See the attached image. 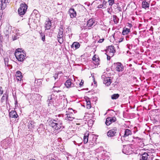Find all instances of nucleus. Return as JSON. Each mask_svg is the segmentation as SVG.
<instances>
[{"instance_id": "nucleus-5", "label": "nucleus", "mask_w": 160, "mask_h": 160, "mask_svg": "<svg viewBox=\"0 0 160 160\" xmlns=\"http://www.w3.org/2000/svg\"><path fill=\"white\" fill-rule=\"evenodd\" d=\"M58 40V42L61 44L64 40L63 34V30L62 28L59 29L57 35Z\"/></svg>"}, {"instance_id": "nucleus-34", "label": "nucleus", "mask_w": 160, "mask_h": 160, "mask_svg": "<svg viewBox=\"0 0 160 160\" xmlns=\"http://www.w3.org/2000/svg\"><path fill=\"white\" fill-rule=\"evenodd\" d=\"M119 97V95L118 94H114L111 96V98L112 99H117Z\"/></svg>"}, {"instance_id": "nucleus-49", "label": "nucleus", "mask_w": 160, "mask_h": 160, "mask_svg": "<svg viewBox=\"0 0 160 160\" xmlns=\"http://www.w3.org/2000/svg\"><path fill=\"white\" fill-rule=\"evenodd\" d=\"M49 160H56L55 159L53 158H51V159H50Z\"/></svg>"}, {"instance_id": "nucleus-17", "label": "nucleus", "mask_w": 160, "mask_h": 160, "mask_svg": "<svg viewBox=\"0 0 160 160\" xmlns=\"http://www.w3.org/2000/svg\"><path fill=\"white\" fill-rule=\"evenodd\" d=\"M54 96V95L52 94L48 97V99L47 101V102L48 103V106L51 105L53 103L54 101L53 100V99L52 98Z\"/></svg>"}, {"instance_id": "nucleus-11", "label": "nucleus", "mask_w": 160, "mask_h": 160, "mask_svg": "<svg viewBox=\"0 0 160 160\" xmlns=\"http://www.w3.org/2000/svg\"><path fill=\"white\" fill-rule=\"evenodd\" d=\"M116 120L115 117H109L106 118L105 123L107 126L110 125L112 123L114 122Z\"/></svg>"}, {"instance_id": "nucleus-27", "label": "nucleus", "mask_w": 160, "mask_h": 160, "mask_svg": "<svg viewBox=\"0 0 160 160\" xmlns=\"http://www.w3.org/2000/svg\"><path fill=\"white\" fill-rule=\"evenodd\" d=\"M35 123L33 121H29L28 123V127L30 129H31L34 126Z\"/></svg>"}, {"instance_id": "nucleus-45", "label": "nucleus", "mask_w": 160, "mask_h": 160, "mask_svg": "<svg viewBox=\"0 0 160 160\" xmlns=\"http://www.w3.org/2000/svg\"><path fill=\"white\" fill-rule=\"evenodd\" d=\"M127 24H128V26L129 27V28H131L132 26V24H131V23H127Z\"/></svg>"}, {"instance_id": "nucleus-51", "label": "nucleus", "mask_w": 160, "mask_h": 160, "mask_svg": "<svg viewBox=\"0 0 160 160\" xmlns=\"http://www.w3.org/2000/svg\"><path fill=\"white\" fill-rule=\"evenodd\" d=\"M120 39L121 40V41H122V40L123 39V38H120Z\"/></svg>"}, {"instance_id": "nucleus-35", "label": "nucleus", "mask_w": 160, "mask_h": 160, "mask_svg": "<svg viewBox=\"0 0 160 160\" xmlns=\"http://www.w3.org/2000/svg\"><path fill=\"white\" fill-rule=\"evenodd\" d=\"M28 96L29 98H28V100L29 101V102H33L34 100V99L33 98V96L32 95V96L31 95H29Z\"/></svg>"}, {"instance_id": "nucleus-24", "label": "nucleus", "mask_w": 160, "mask_h": 160, "mask_svg": "<svg viewBox=\"0 0 160 160\" xmlns=\"http://www.w3.org/2000/svg\"><path fill=\"white\" fill-rule=\"evenodd\" d=\"M130 31L129 29L124 28L122 32V34L123 35L127 34Z\"/></svg>"}, {"instance_id": "nucleus-28", "label": "nucleus", "mask_w": 160, "mask_h": 160, "mask_svg": "<svg viewBox=\"0 0 160 160\" xmlns=\"http://www.w3.org/2000/svg\"><path fill=\"white\" fill-rule=\"evenodd\" d=\"M88 133L85 134L83 137V142L84 143H86L88 141Z\"/></svg>"}, {"instance_id": "nucleus-32", "label": "nucleus", "mask_w": 160, "mask_h": 160, "mask_svg": "<svg viewBox=\"0 0 160 160\" xmlns=\"http://www.w3.org/2000/svg\"><path fill=\"white\" fill-rule=\"evenodd\" d=\"M119 19L117 18L116 16L113 15V21L114 23L117 24L118 22Z\"/></svg>"}, {"instance_id": "nucleus-19", "label": "nucleus", "mask_w": 160, "mask_h": 160, "mask_svg": "<svg viewBox=\"0 0 160 160\" xmlns=\"http://www.w3.org/2000/svg\"><path fill=\"white\" fill-rule=\"evenodd\" d=\"M149 6V3L146 1H143L142 2V7L145 9L148 8Z\"/></svg>"}, {"instance_id": "nucleus-39", "label": "nucleus", "mask_w": 160, "mask_h": 160, "mask_svg": "<svg viewBox=\"0 0 160 160\" xmlns=\"http://www.w3.org/2000/svg\"><path fill=\"white\" fill-rule=\"evenodd\" d=\"M107 3V2L105 0H103L102 1V5H103L104 8H106V4Z\"/></svg>"}, {"instance_id": "nucleus-46", "label": "nucleus", "mask_w": 160, "mask_h": 160, "mask_svg": "<svg viewBox=\"0 0 160 160\" xmlns=\"http://www.w3.org/2000/svg\"><path fill=\"white\" fill-rule=\"evenodd\" d=\"M58 74H57L56 73L55 74V76H54V78L55 79H56V78H58Z\"/></svg>"}, {"instance_id": "nucleus-21", "label": "nucleus", "mask_w": 160, "mask_h": 160, "mask_svg": "<svg viewBox=\"0 0 160 160\" xmlns=\"http://www.w3.org/2000/svg\"><path fill=\"white\" fill-rule=\"evenodd\" d=\"M8 94L7 93H4L1 99V102L2 103L4 101L5 99L7 101L8 99Z\"/></svg>"}, {"instance_id": "nucleus-10", "label": "nucleus", "mask_w": 160, "mask_h": 160, "mask_svg": "<svg viewBox=\"0 0 160 160\" xmlns=\"http://www.w3.org/2000/svg\"><path fill=\"white\" fill-rule=\"evenodd\" d=\"M10 0H1L0 3V12L2 13V10L4 9L6 7V4L9 3Z\"/></svg>"}, {"instance_id": "nucleus-2", "label": "nucleus", "mask_w": 160, "mask_h": 160, "mask_svg": "<svg viewBox=\"0 0 160 160\" xmlns=\"http://www.w3.org/2000/svg\"><path fill=\"white\" fill-rule=\"evenodd\" d=\"M73 112H74V111L72 109H68V111H66V114L65 115V119L71 121L75 119Z\"/></svg>"}, {"instance_id": "nucleus-9", "label": "nucleus", "mask_w": 160, "mask_h": 160, "mask_svg": "<svg viewBox=\"0 0 160 160\" xmlns=\"http://www.w3.org/2000/svg\"><path fill=\"white\" fill-rule=\"evenodd\" d=\"M115 52V50L113 46L111 45L107 47L106 50V53H108L109 55H111V57L114 55V53Z\"/></svg>"}, {"instance_id": "nucleus-40", "label": "nucleus", "mask_w": 160, "mask_h": 160, "mask_svg": "<svg viewBox=\"0 0 160 160\" xmlns=\"http://www.w3.org/2000/svg\"><path fill=\"white\" fill-rule=\"evenodd\" d=\"M107 59L108 60H110L111 58V55H109V54L108 53H107Z\"/></svg>"}, {"instance_id": "nucleus-15", "label": "nucleus", "mask_w": 160, "mask_h": 160, "mask_svg": "<svg viewBox=\"0 0 160 160\" xmlns=\"http://www.w3.org/2000/svg\"><path fill=\"white\" fill-rule=\"evenodd\" d=\"M16 79L18 81H21L22 80L23 76L22 75V73L20 71H17L16 73Z\"/></svg>"}, {"instance_id": "nucleus-52", "label": "nucleus", "mask_w": 160, "mask_h": 160, "mask_svg": "<svg viewBox=\"0 0 160 160\" xmlns=\"http://www.w3.org/2000/svg\"><path fill=\"white\" fill-rule=\"evenodd\" d=\"M55 88V87L54 86L53 88Z\"/></svg>"}, {"instance_id": "nucleus-18", "label": "nucleus", "mask_w": 160, "mask_h": 160, "mask_svg": "<svg viewBox=\"0 0 160 160\" xmlns=\"http://www.w3.org/2000/svg\"><path fill=\"white\" fill-rule=\"evenodd\" d=\"M9 117L12 118H17L18 117V115L17 113L15 111H12L9 112Z\"/></svg>"}, {"instance_id": "nucleus-38", "label": "nucleus", "mask_w": 160, "mask_h": 160, "mask_svg": "<svg viewBox=\"0 0 160 160\" xmlns=\"http://www.w3.org/2000/svg\"><path fill=\"white\" fill-rule=\"evenodd\" d=\"M108 2L109 5L112 6L114 3V0H108Z\"/></svg>"}, {"instance_id": "nucleus-43", "label": "nucleus", "mask_w": 160, "mask_h": 160, "mask_svg": "<svg viewBox=\"0 0 160 160\" xmlns=\"http://www.w3.org/2000/svg\"><path fill=\"white\" fill-rule=\"evenodd\" d=\"M91 107V104H87V108L88 109H90Z\"/></svg>"}, {"instance_id": "nucleus-25", "label": "nucleus", "mask_w": 160, "mask_h": 160, "mask_svg": "<svg viewBox=\"0 0 160 160\" xmlns=\"http://www.w3.org/2000/svg\"><path fill=\"white\" fill-rule=\"evenodd\" d=\"M10 31V29L9 28V27L7 26L5 28L4 30V32L6 36L9 34Z\"/></svg>"}, {"instance_id": "nucleus-20", "label": "nucleus", "mask_w": 160, "mask_h": 160, "mask_svg": "<svg viewBox=\"0 0 160 160\" xmlns=\"http://www.w3.org/2000/svg\"><path fill=\"white\" fill-rule=\"evenodd\" d=\"M95 23L94 20L93 19H90L87 22V26L88 27H90Z\"/></svg>"}, {"instance_id": "nucleus-13", "label": "nucleus", "mask_w": 160, "mask_h": 160, "mask_svg": "<svg viewBox=\"0 0 160 160\" xmlns=\"http://www.w3.org/2000/svg\"><path fill=\"white\" fill-rule=\"evenodd\" d=\"M139 160H150L149 155L146 152L140 155Z\"/></svg>"}, {"instance_id": "nucleus-50", "label": "nucleus", "mask_w": 160, "mask_h": 160, "mask_svg": "<svg viewBox=\"0 0 160 160\" xmlns=\"http://www.w3.org/2000/svg\"><path fill=\"white\" fill-rule=\"evenodd\" d=\"M29 160H36L34 159H31Z\"/></svg>"}, {"instance_id": "nucleus-53", "label": "nucleus", "mask_w": 160, "mask_h": 160, "mask_svg": "<svg viewBox=\"0 0 160 160\" xmlns=\"http://www.w3.org/2000/svg\"><path fill=\"white\" fill-rule=\"evenodd\" d=\"M5 64H6V62H5Z\"/></svg>"}, {"instance_id": "nucleus-6", "label": "nucleus", "mask_w": 160, "mask_h": 160, "mask_svg": "<svg viewBox=\"0 0 160 160\" xmlns=\"http://www.w3.org/2000/svg\"><path fill=\"white\" fill-rule=\"evenodd\" d=\"M101 78L103 80V83L106 85L108 86L111 84L112 82L111 77H107L105 75H103L102 76Z\"/></svg>"}, {"instance_id": "nucleus-42", "label": "nucleus", "mask_w": 160, "mask_h": 160, "mask_svg": "<svg viewBox=\"0 0 160 160\" xmlns=\"http://www.w3.org/2000/svg\"><path fill=\"white\" fill-rule=\"evenodd\" d=\"M104 40V38H102V39H100L98 41V42H99V43H102V42H103Z\"/></svg>"}, {"instance_id": "nucleus-26", "label": "nucleus", "mask_w": 160, "mask_h": 160, "mask_svg": "<svg viewBox=\"0 0 160 160\" xmlns=\"http://www.w3.org/2000/svg\"><path fill=\"white\" fill-rule=\"evenodd\" d=\"M96 3L99 4L101 3V4L98 5V8H104L103 5H102V1L100 0H96L95 1Z\"/></svg>"}, {"instance_id": "nucleus-8", "label": "nucleus", "mask_w": 160, "mask_h": 160, "mask_svg": "<svg viewBox=\"0 0 160 160\" xmlns=\"http://www.w3.org/2000/svg\"><path fill=\"white\" fill-rule=\"evenodd\" d=\"M15 56L18 61L22 62L25 59V57H26V54L24 52H22V53L17 52Z\"/></svg>"}, {"instance_id": "nucleus-30", "label": "nucleus", "mask_w": 160, "mask_h": 160, "mask_svg": "<svg viewBox=\"0 0 160 160\" xmlns=\"http://www.w3.org/2000/svg\"><path fill=\"white\" fill-rule=\"evenodd\" d=\"M44 126L43 124H40V128L38 129V131L40 134V133H42V131H44Z\"/></svg>"}, {"instance_id": "nucleus-12", "label": "nucleus", "mask_w": 160, "mask_h": 160, "mask_svg": "<svg viewBox=\"0 0 160 160\" xmlns=\"http://www.w3.org/2000/svg\"><path fill=\"white\" fill-rule=\"evenodd\" d=\"M117 131V129L116 128L110 130L107 132V136L109 137H114L116 135Z\"/></svg>"}, {"instance_id": "nucleus-14", "label": "nucleus", "mask_w": 160, "mask_h": 160, "mask_svg": "<svg viewBox=\"0 0 160 160\" xmlns=\"http://www.w3.org/2000/svg\"><path fill=\"white\" fill-rule=\"evenodd\" d=\"M68 13L70 17L72 18L75 17L76 15V12L73 8L70 9L68 11Z\"/></svg>"}, {"instance_id": "nucleus-37", "label": "nucleus", "mask_w": 160, "mask_h": 160, "mask_svg": "<svg viewBox=\"0 0 160 160\" xmlns=\"http://www.w3.org/2000/svg\"><path fill=\"white\" fill-rule=\"evenodd\" d=\"M40 35L41 36V37L42 38V40L43 41H44L45 40V35L44 34L42 33H40Z\"/></svg>"}, {"instance_id": "nucleus-36", "label": "nucleus", "mask_w": 160, "mask_h": 160, "mask_svg": "<svg viewBox=\"0 0 160 160\" xmlns=\"http://www.w3.org/2000/svg\"><path fill=\"white\" fill-rule=\"evenodd\" d=\"M22 52H24L22 50V49L21 48H18L16 50L15 52V54L17 52H20L21 53H22Z\"/></svg>"}, {"instance_id": "nucleus-48", "label": "nucleus", "mask_w": 160, "mask_h": 160, "mask_svg": "<svg viewBox=\"0 0 160 160\" xmlns=\"http://www.w3.org/2000/svg\"><path fill=\"white\" fill-rule=\"evenodd\" d=\"M2 15V13L0 12V21L1 20Z\"/></svg>"}, {"instance_id": "nucleus-44", "label": "nucleus", "mask_w": 160, "mask_h": 160, "mask_svg": "<svg viewBox=\"0 0 160 160\" xmlns=\"http://www.w3.org/2000/svg\"><path fill=\"white\" fill-rule=\"evenodd\" d=\"M86 102H87V104H91V102L89 100H87Z\"/></svg>"}, {"instance_id": "nucleus-41", "label": "nucleus", "mask_w": 160, "mask_h": 160, "mask_svg": "<svg viewBox=\"0 0 160 160\" xmlns=\"http://www.w3.org/2000/svg\"><path fill=\"white\" fill-rule=\"evenodd\" d=\"M3 93V91L1 87H0V95H2Z\"/></svg>"}, {"instance_id": "nucleus-31", "label": "nucleus", "mask_w": 160, "mask_h": 160, "mask_svg": "<svg viewBox=\"0 0 160 160\" xmlns=\"http://www.w3.org/2000/svg\"><path fill=\"white\" fill-rule=\"evenodd\" d=\"M65 85L67 88L70 87L71 85V82L70 80H68L65 83Z\"/></svg>"}, {"instance_id": "nucleus-22", "label": "nucleus", "mask_w": 160, "mask_h": 160, "mask_svg": "<svg viewBox=\"0 0 160 160\" xmlns=\"http://www.w3.org/2000/svg\"><path fill=\"white\" fill-rule=\"evenodd\" d=\"M132 134V132L130 130L128 129L125 130L124 132V137H126Z\"/></svg>"}, {"instance_id": "nucleus-33", "label": "nucleus", "mask_w": 160, "mask_h": 160, "mask_svg": "<svg viewBox=\"0 0 160 160\" xmlns=\"http://www.w3.org/2000/svg\"><path fill=\"white\" fill-rule=\"evenodd\" d=\"M92 59L93 61L96 63L95 64H98L99 59L98 58L96 57V55H94L92 58Z\"/></svg>"}, {"instance_id": "nucleus-16", "label": "nucleus", "mask_w": 160, "mask_h": 160, "mask_svg": "<svg viewBox=\"0 0 160 160\" xmlns=\"http://www.w3.org/2000/svg\"><path fill=\"white\" fill-rule=\"evenodd\" d=\"M45 28L47 29L48 30L50 29L51 26L52 25L51 21L48 18L47 19L45 22Z\"/></svg>"}, {"instance_id": "nucleus-1", "label": "nucleus", "mask_w": 160, "mask_h": 160, "mask_svg": "<svg viewBox=\"0 0 160 160\" xmlns=\"http://www.w3.org/2000/svg\"><path fill=\"white\" fill-rule=\"evenodd\" d=\"M50 125L53 128L56 130H59L62 129L64 127L62 125L61 121L58 120V119H53L50 121Z\"/></svg>"}, {"instance_id": "nucleus-23", "label": "nucleus", "mask_w": 160, "mask_h": 160, "mask_svg": "<svg viewBox=\"0 0 160 160\" xmlns=\"http://www.w3.org/2000/svg\"><path fill=\"white\" fill-rule=\"evenodd\" d=\"M80 44L78 42H75L71 45V48H75V49L78 48L80 47Z\"/></svg>"}, {"instance_id": "nucleus-29", "label": "nucleus", "mask_w": 160, "mask_h": 160, "mask_svg": "<svg viewBox=\"0 0 160 160\" xmlns=\"http://www.w3.org/2000/svg\"><path fill=\"white\" fill-rule=\"evenodd\" d=\"M20 36V34L17 32V33L15 35H13L12 36V38L13 40H15L18 38Z\"/></svg>"}, {"instance_id": "nucleus-4", "label": "nucleus", "mask_w": 160, "mask_h": 160, "mask_svg": "<svg viewBox=\"0 0 160 160\" xmlns=\"http://www.w3.org/2000/svg\"><path fill=\"white\" fill-rule=\"evenodd\" d=\"M122 152L126 154L129 155L132 153V148L130 145L123 146L122 150Z\"/></svg>"}, {"instance_id": "nucleus-47", "label": "nucleus", "mask_w": 160, "mask_h": 160, "mask_svg": "<svg viewBox=\"0 0 160 160\" xmlns=\"http://www.w3.org/2000/svg\"><path fill=\"white\" fill-rule=\"evenodd\" d=\"M83 84V82H82V80L81 82L79 84V85L80 86H82Z\"/></svg>"}, {"instance_id": "nucleus-3", "label": "nucleus", "mask_w": 160, "mask_h": 160, "mask_svg": "<svg viewBox=\"0 0 160 160\" xmlns=\"http://www.w3.org/2000/svg\"><path fill=\"white\" fill-rule=\"evenodd\" d=\"M28 8V6L25 3H22L20 5V7L18 8V12L20 15H24Z\"/></svg>"}, {"instance_id": "nucleus-7", "label": "nucleus", "mask_w": 160, "mask_h": 160, "mask_svg": "<svg viewBox=\"0 0 160 160\" xmlns=\"http://www.w3.org/2000/svg\"><path fill=\"white\" fill-rule=\"evenodd\" d=\"M115 70L118 72L122 71L124 70V66L120 62H118L113 64Z\"/></svg>"}]
</instances>
